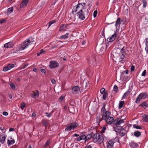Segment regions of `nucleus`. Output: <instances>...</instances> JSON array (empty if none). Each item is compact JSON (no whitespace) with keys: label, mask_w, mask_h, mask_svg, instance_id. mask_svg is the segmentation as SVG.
Returning a JSON list of instances; mask_svg holds the SVG:
<instances>
[{"label":"nucleus","mask_w":148,"mask_h":148,"mask_svg":"<svg viewBox=\"0 0 148 148\" xmlns=\"http://www.w3.org/2000/svg\"><path fill=\"white\" fill-rule=\"evenodd\" d=\"M146 70L144 71L142 73V75L143 76H145L146 75Z\"/></svg>","instance_id":"nucleus-49"},{"label":"nucleus","mask_w":148,"mask_h":148,"mask_svg":"<svg viewBox=\"0 0 148 148\" xmlns=\"http://www.w3.org/2000/svg\"><path fill=\"white\" fill-rule=\"evenodd\" d=\"M145 44L146 46H148V38L146 40Z\"/></svg>","instance_id":"nucleus-60"},{"label":"nucleus","mask_w":148,"mask_h":148,"mask_svg":"<svg viewBox=\"0 0 148 148\" xmlns=\"http://www.w3.org/2000/svg\"><path fill=\"white\" fill-rule=\"evenodd\" d=\"M96 57L94 55L90 58L88 61L89 63L93 64L94 65H95L96 63Z\"/></svg>","instance_id":"nucleus-9"},{"label":"nucleus","mask_w":148,"mask_h":148,"mask_svg":"<svg viewBox=\"0 0 148 148\" xmlns=\"http://www.w3.org/2000/svg\"><path fill=\"white\" fill-rule=\"evenodd\" d=\"M124 103V102L123 101H120L119 104V109H121L123 106V105Z\"/></svg>","instance_id":"nucleus-33"},{"label":"nucleus","mask_w":148,"mask_h":148,"mask_svg":"<svg viewBox=\"0 0 148 148\" xmlns=\"http://www.w3.org/2000/svg\"><path fill=\"white\" fill-rule=\"evenodd\" d=\"M5 139V136L1 135L0 136V141L2 143H4Z\"/></svg>","instance_id":"nucleus-23"},{"label":"nucleus","mask_w":148,"mask_h":148,"mask_svg":"<svg viewBox=\"0 0 148 148\" xmlns=\"http://www.w3.org/2000/svg\"><path fill=\"white\" fill-rule=\"evenodd\" d=\"M45 114H46V116L48 117H50L51 116V115L49 114L47 112H46Z\"/></svg>","instance_id":"nucleus-63"},{"label":"nucleus","mask_w":148,"mask_h":148,"mask_svg":"<svg viewBox=\"0 0 148 148\" xmlns=\"http://www.w3.org/2000/svg\"><path fill=\"white\" fill-rule=\"evenodd\" d=\"M102 36L104 37H105V34H104V29L102 31Z\"/></svg>","instance_id":"nucleus-59"},{"label":"nucleus","mask_w":148,"mask_h":148,"mask_svg":"<svg viewBox=\"0 0 148 148\" xmlns=\"http://www.w3.org/2000/svg\"><path fill=\"white\" fill-rule=\"evenodd\" d=\"M14 45V44L12 42H10L4 44L3 46H12Z\"/></svg>","instance_id":"nucleus-26"},{"label":"nucleus","mask_w":148,"mask_h":148,"mask_svg":"<svg viewBox=\"0 0 148 148\" xmlns=\"http://www.w3.org/2000/svg\"><path fill=\"white\" fill-rule=\"evenodd\" d=\"M105 92V89L104 88H102L100 90V92L101 93H104Z\"/></svg>","instance_id":"nucleus-48"},{"label":"nucleus","mask_w":148,"mask_h":148,"mask_svg":"<svg viewBox=\"0 0 148 148\" xmlns=\"http://www.w3.org/2000/svg\"><path fill=\"white\" fill-rule=\"evenodd\" d=\"M145 49L147 52L148 53V47H145Z\"/></svg>","instance_id":"nucleus-64"},{"label":"nucleus","mask_w":148,"mask_h":148,"mask_svg":"<svg viewBox=\"0 0 148 148\" xmlns=\"http://www.w3.org/2000/svg\"><path fill=\"white\" fill-rule=\"evenodd\" d=\"M27 47H17L15 52L18 53H21V51L25 49Z\"/></svg>","instance_id":"nucleus-12"},{"label":"nucleus","mask_w":148,"mask_h":148,"mask_svg":"<svg viewBox=\"0 0 148 148\" xmlns=\"http://www.w3.org/2000/svg\"><path fill=\"white\" fill-rule=\"evenodd\" d=\"M134 135L136 137H138L141 135V133L139 132L136 131L134 133Z\"/></svg>","instance_id":"nucleus-36"},{"label":"nucleus","mask_w":148,"mask_h":148,"mask_svg":"<svg viewBox=\"0 0 148 148\" xmlns=\"http://www.w3.org/2000/svg\"><path fill=\"white\" fill-rule=\"evenodd\" d=\"M65 29V28L64 26H63L62 24L60 26L59 28V31H61L62 30H64Z\"/></svg>","instance_id":"nucleus-42"},{"label":"nucleus","mask_w":148,"mask_h":148,"mask_svg":"<svg viewBox=\"0 0 148 148\" xmlns=\"http://www.w3.org/2000/svg\"><path fill=\"white\" fill-rule=\"evenodd\" d=\"M125 47H123L121 50L120 53L121 54H124V55L126 54V52L127 50L126 48Z\"/></svg>","instance_id":"nucleus-25"},{"label":"nucleus","mask_w":148,"mask_h":148,"mask_svg":"<svg viewBox=\"0 0 148 148\" xmlns=\"http://www.w3.org/2000/svg\"><path fill=\"white\" fill-rule=\"evenodd\" d=\"M79 88L77 86H76L73 87L72 90V93L74 94H76L78 92V90H79Z\"/></svg>","instance_id":"nucleus-16"},{"label":"nucleus","mask_w":148,"mask_h":148,"mask_svg":"<svg viewBox=\"0 0 148 148\" xmlns=\"http://www.w3.org/2000/svg\"><path fill=\"white\" fill-rule=\"evenodd\" d=\"M126 131L124 130L123 129L119 131V134L121 136H123L126 133Z\"/></svg>","instance_id":"nucleus-24"},{"label":"nucleus","mask_w":148,"mask_h":148,"mask_svg":"<svg viewBox=\"0 0 148 148\" xmlns=\"http://www.w3.org/2000/svg\"><path fill=\"white\" fill-rule=\"evenodd\" d=\"M45 52L46 51H44L43 49H41L40 50V51L37 54V56H39L42 53H45Z\"/></svg>","instance_id":"nucleus-43"},{"label":"nucleus","mask_w":148,"mask_h":148,"mask_svg":"<svg viewBox=\"0 0 148 148\" xmlns=\"http://www.w3.org/2000/svg\"><path fill=\"white\" fill-rule=\"evenodd\" d=\"M84 9L83 8H82V9L80 10L79 12L76 13V14H78L79 18L82 20H84L86 17L88 16V9L84 11Z\"/></svg>","instance_id":"nucleus-3"},{"label":"nucleus","mask_w":148,"mask_h":148,"mask_svg":"<svg viewBox=\"0 0 148 148\" xmlns=\"http://www.w3.org/2000/svg\"><path fill=\"white\" fill-rule=\"evenodd\" d=\"M80 138V139L81 140H85V141H86V136L84 135H82L80 136H79Z\"/></svg>","instance_id":"nucleus-40"},{"label":"nucleus","mask_w":148,"mask_h":148,"mask_svg":"<svg viewBox=\"0 0 148 148\" xmlns=\"http://www.w3.org/2000/svg\"><path fill=\"white\" fill-rule=\"evenodd\" d=\"M92 136L91 134H88L86 136V140L87 141L91 138Z\"/></svg>","instance_id":"nucleus-35"},{"label":"nucleus","mask_w":148,"mask_h":148,"mask_svg":"<svg viewBox=\"0 0 148 148\" xmlns=\"http://www.w3.org/2000/svg\"><path fill=\"white\" fill-rule=\"evenodd\" d=\"M143 121L148 122V115L144 114L142 116Z\"/></svg>","instance_id":"nucleus-22"},{"label":"nucleus","mask_w":148,"mask_h":148,"mask_svg":"<svg viewBox=\"0 0 148 148\" xmlns=\"http://www.w3.org/2000/svg\"><path fill=\"white\" fill-rule=\"evenodd\" d=\"M140 106L147 108L148 107V105L145 101H144L142 103V104L140 105Z\"/></svg>","instance_id":"nucleus-32"},{"label":"nucleus","mask_w":148,"mask_h":148,"mask_svg":"<svg viewBox=\"0 0 148 148\" xmlns=\"http://www.w3.org/2000/svg\"><path fill=\"white\" fill-rule=\"evenodd\" d=\"M101 111L102 112V119L105 120L107 123L111 124L114 121V118L110 116V112L106 110L105 105L101 108Z\"/></svg>","instance_id":"nucleus-1"},{"label":"nucleus","mask_w":148,"mask_h":148,"mask_svg":"<svg viewBox=\"0 0 148 148\" xmlns=\"http://www.w3.org/2000/svg\"><path fill=\"white\" fill-rule=\"evenodd\" d=\"M114 130L116 132H118L119 131V130L118 129L117 126L114 128Z\"/></svg>","instance_id":"nucleus-57"},{"label":"nucleus","mask_w":148,"mask_h":148,"mask_svg":"<svg viewBox=\"0 0 148 148\" xmlns=\"http://www.w3.org/2000/svg\"><path fill=\"white\" fill-rule=\"evenodd\" d=\"M25 107V103H23L21 104V109L23 110L24 109V108Z\"/></svg>","instance_id":"nucleus-44"},{"label":"nucleus","mask_w":148,"mask_h":148,"mask_svg":"<svg viewBox=\"0 0 148 148\" xmlns=\"http://www.w3.org/2000/svg\"><path fill=\"white\" fill-rule=\"evenodd\" d=\"M8 64L11 69L13 68L14 66V64Z\"/></svg>","instance_id":"nucleus-52"},{"label":"nucleus","mask_w":148,"mask_h":148,"mask_svg":"<svg viewBox=\"0 0 148 148\" xmlns=\"http://www.w3.org/2000/svg\"><path fill=\"white\" fill-rule=\"evenodd\" d=\"M15 143V141L14 140H8V145H10L13 144Z\"/></svg>","instance_id":"nucleus-28"},{"label":"nucleus","mask_w":148,"mask_h":148,"mask_svg":"<svg viewBox=\"0 0 148 148\" xmlns=\"http://www.w3.org/2000/svg\"><path fill=\"white\" fill-rule=\"evenodd\" d=\"M42 125L43 126H45V127H46L47 125V123L46 122H43Z\"/></svg>","instance_id":"nucleus-53"},{"label":"nucleus","mask_w":148,"mask_h":148,"mask_svg":"<svg viewBox=\"0 0 148 148\" xmlns=\"http://www.w3.org/2000/svg\"><path fill=\"white\" fill-rule=\"evenodd\" d=\"M10 86L12 89H15V86L14 84L12 83H11L10 85Z\"/></svg>","instance_id":"nucleus-45"},{"label":"nucleus","mask_w":148,"mask_h":148,"mask_svg":"<svg viewBox=\"0 0 148 148\" xmlns=\"http://www.w3.org/2000/svg\"><path fill=\"white\" fill-rule=\"evenodd\" d=\"M133 127L137 129H142V128L141 126H138L136 125H133Z\"/></svg>","instance_id":"nucleus-41"},{"label":"nucleus","mask_w":148,"mask_h":148,"mask_svg":"<svg viewBox=\"0 0 148 148\" xmlns=\"http://www.w3.org/2000/svg\"><path fill=\"white\" fill-rule=\"evenodd\" d=\"M116 34L115 32V33L113 34L111 37L107 38V41L109 42H112L114 41L116 37Z\"/></svg>","instance_id":"nucleus-11"},{"label":"nucleus","mask_w":148,"mask_h":148,"mask_svg":"<svg viewBox=\"0 0 148 148\" xmlns=\"http://www.w3.org/2000/svg\"><path fill=\"white\" fill-rule=\"evenodd\" d=\"M88 81L86 79H84L82 84V87L83 89H85L88 86Z\"/></svg>","instance_id":"nucleus-13"},{"label":"nucleus","mask_w":148,"mask_h":148,"mask_svg":"<svg viewBox=\"0 0 148 148\" xmlns=\"http://www.w3.org/2000/svg\"><path fill=\"white\" fill-rule=\"evenodd\" d=\"M10 69H11L10 68L8 64L6 66L4 67L3 69V70L4 71H6L9 70Z\"/></svg>","instance_id":"nucleus-34"},{"label":"nucleus","mask_w":148,"mask_h":148,"mask_svg":"<svg viewBox=\"0 0 148 148\" xmlns=\"http://www.w3.org/2000/svg\"><path fill=\"white\" fill-rule=\"evenodd\" d=\"M123 125H121V126H117V127H118V129L119 130H119H122V129H123Z\"/></svg>","instance_id":"nucleus-51"},{"label":"nucleus","mask_w":148,"mask_h":148,"mask_svg":"<svg viewBox=\"0 0 148 148\" xmlns=\"http://www.w3.org/2000/svg\"><path fill=\"white\" fill-rule=\"evenodd\" d=\"M107 95H108V94H107V92H104L103 93V99L104 100H105L107 98Z\"/></svg>","instance_id":"nucleus-38"},{"label":"nucleus","mask_w":148,"mask_h":148,"mask_svg":"<svg viewBox=\"0 0 148 148\" xmlns=\"http://www.w3.org/2000/svg\"><path fill=\"white\" fill-rule=\"evenodd\" d=\"M148 96L147 94L146 93H142L140 94L136 98L135 102L136 103H139L140 99H145Z\"/></svg>","instance_id":"nucleus-5"},{"label":"nucleus","mask_w":148,"mask_h":148,"mask_svg":"<svg viewBox=\"0 0 148 148\" xmlns=\"http://www.w3.org/2000/svg\"><path fill=\"white\" fill-rule=\"evenodd\" d=\"M51 82L52 83L54 84H55L56 83V80L54 79H52L51 80Z\"/></svg>","instance_id":"nucleus-61"},{"label":"nucleus","mask_w":148,"mask_h":148,"mask_svg":"<svg viewBox=\"0 0 148 148\" xmlns=\"http://www.w3.org/2000/svg\"><path fill=\"white\" fill-rule=\"evenodd\" d=\"M80 4L78 3L77 5H76V7H75L72 10V13L73 14H74V13H77V9H79L80 8Z\"/></svg>","instance_id":"nucleus-14"},{"label":"nucleus","mask_w":148,"mask_h":148,"mask_svg":"<svg viewBox=\"0 0 148 148\" xmlns=\"http://www.w3.org/2000/svg\"><path fill=\"white\" fill-rule=\"evenodd\" d=\"M97 10H95L93 13V16L94 18L95 17L97 16Z\"/></svg>","instance_id":"nucleus-46"},{"label":"nucleus","mask_w":148,"mask_h":148,"mask_svg":"<svg viewBox=\"0 0 148 148\" xmlns=\"http://www.w3.org/2000/svg\"><path fill=\"white\" fill-rule=\"evenodd\" d=\"M142 1L143 3V7L144 8H145L147 5V2L145 0H142Z\"/></svg>","instance_id":"nucleus-39"},{"label":"nucleus","mask_w":148,"mask_h":148,"mask_svg":"<svg viewBox=\"0 0 148 148\" xmlns=\"http://www.w3.org/2000/svg\"><path fill=\"white\" fill-rule=\"evenodd\" d=\"M103 140V138L102 136H101L99 133H96L94 136L93 141L94 142L98 141V143H101Z\"/></svg>","instance_id":"nucleus-4"},{"label":"nucleus","mask_w":148,"mask_h":148,"mask_svg":"<svg viewBox=\"0 0 148 148\" xmlns=\"http://www.w3.org/2000/svg\"><path fill=\"white\" fill-rule=\"evenodd\" d=\"M39 92L38 90H36V92L33 91L31 95V97L33 98L38 97L39 96Z\"/></svg>","instance_id":"nucleus-15"},{"label":"nucleus","mask_w":148,"mask_h":148,"mask_svg":"<svg viewBox=\"0 0 148 148\" xmlns=\"http://www.w3.org/2000/svg\"><path fill=\"white\" fill-rule=\"evenodd\" d=\"M114 91H116V92H117V91L118 90V88L117 86L116 85L114 86Z\"/></svg>","instance_id":"nucleus-47"},{"label":"nucleus","mask_w":148,"mask_h":148,"mask_svg":"<svg viewBox=\"0 0 148 148\" xmlns=\"http://www.w3.org/2000/svg\"><path fill=\"white\" fill-rule=\"evenodd\" d=\"M107 49V47H96L95 50L99 53L105 51Z\"/></svg>","instance_id":"nucleus-7"},{"label":"nucleus","mask_w":148,"mask_h":148,"mask_svg":"<svg viewBox=\"0 0 148 148\" xmlns=\"http://www.w3.org/2000/svg\"><path fill=\"white\" fill-rule=\"evenodd\" d=\"M50 142V141L49 140L47 141L46 143H45V145H44V146L45 147H47V146L49 144Z\"/></svg>","instance_id":"nucleus-50"},{"label":"nucleus","mask_w":148,"mask_h":148,"mask_svg":"<svg viewBox=\"0 0 148 148\" xmlns=\"http://www.w3.org/2000/svg\"><path fill=\"white\" fill-rule=\"evenodd\" d=\"M78 125V124L76 122H74L71 123L69 126H68L65 129L66 131H70L74 129Z\"/></svg>","instance_id":"nucleus-6"},{"label":"nucleus","mask_w":148,"mask_h":148,"mask_svg":"<svg viewBox=\"0 0 148 148\" xmlns=\"http://www.w3.org/2000/svg\"><path fill=\"white\" fill-rule=\"evenodd\" d=\"M58 63L56 61H51L50 62L49 66L50 68H53L58 66Z\"/></svg>","instance_id":"nucleus-8"},{"label":"nucleus","mask_w":148,"mask_h":148,"mask_svg":"<svg viewBox=\"0 0 148 148\" xmlns=\"http://www.w3.org/2000/svg\"><path fill=\"white\" fill-rule=\"evenodd\" d=\"M13 7H11L8 8L7 11V14H10L12 12H13Z\"/></svg>","instance_id":"nucleus-31"},{"label":"nucleus","mask_w":148,"mask_h":148,"mask_svg":"<svg viewBox=\"0 0 148 148\" xmlns=\"http://www.w3.org/2000/svg\"><path fill=\"white\" fill-rule=\"evenodd\" d=\"M3 114L4 116H7L8 114V113L6 112H4L3 113Z\"/></svg>","instance_id":"nucleus-54"},{"label":"nucleus","mask_w":148,"mask_h":148,"mask_svg":"<svg viewBox=\"0 0 148 148\" xmlns=\"http://www.w3.org/2000/svg\"><path fill=\"white\" fill-rule=\"evenodd\" d=\"M106 127H103L102 128V129L101 130V132L103 133L105 131V130H106Z\"/></svg>","instance_id":"nucleus-56"},{"label":"nucleus","mask_w":148,"mask_h":148,"mask_svg":"<svg viewBox=\"0 0 148 148\" xmlns=\"http://www.w3.org/2000/svg\"><path fill=\"white\" fill-rule=\"evenodd\" d=\"M69 33H66V34H65L64 35H63L61 36H60V39H65V38H68V35H69Z\"/></svg>","instance_id":"nucleus-30"},{"label":"nucleus","mask_w":148,"mask_h":148,"mask_svg":"<svg viewBox=\"0 0 148 148\" xmlns=\"http://www.w3.org/2000/svg\"><path fill=\"white\" fill-rule=\"evenodd\" d=\"M114 142L112 140H110L108 141L107 148H112L113 146Z\"/></svg>","instance_id":"nucleus-20"},{"label":"nucleus","mask_w":148,"mask_h":148,"mask_svg":"<svg viewBox=\"0 0 148 148\" xmlns=\"http://www.w3.org/2000/svg\"><path fill=\"white\" fill-rule=\"evenodd\" d=\"M130 148H135L137 147L138 145L133 142H131L129 143Z\"/></svg>","instance_id":"nucleus-19"},{"label":"nucleus","mask_w":148,"mask_h":148,"mask_svg":"<svg viewBox=\"0 0 148 148\" xmlns=\"http://www.w3.org/2000/svg\"><path fill=\"white\" fill-rule=\"evenodd\" d=\"M116 55L117 56H119L120 59H121V60H120V61H121L124 58L125 56V55H124V54H121V53L120 54L117 53Z\"/></svg>","instance_id":"nucleus-27"},{"label":"nucleus","mask_w":148,"mask_h":148,"mask_svg":"<svg viewBox=\"0 0 148 148\" xmlns=\"http://www.w3.org/2000/svg\"><path fill=\"white\" fill-rule=\"evenodd\" d=\"M130 93V91H127L126 92H125L123 96L122 97V99L124 98H125L126 97L127 95Z\"/></svg>","instance_id":"nucleus-37"},{"label":"nucleus","mask_w":148,"mask_h":148,"mask_svg":"<svg viewBox=\"0 0 148 148\" xmlns=\"http://www.w3.org/2000/svg\"><path fill=\"white\" fill-rule=\"evenodd\" d=\"M28 1L29 0H23L21 3L20 8H23L24 7V5H25V6H26L27 4Z\"/></svg>","instance_id":"nucleus-17"},{"label":"nucleus","mask_w":148,"mask_h":148,"mask_svg":"<svg viewBox=\"0 0 148 148\" xmlns=\"http://www.w3.org/2000/svg\"><path fill=\"white\" fill-rule=\"evenodd\" d=\"M41 72L42 73H45L46 71L45 69H42L41 70Z\"/></svg>","instance_id":"nucleus-62"},{"label":"nucleus","mask_w":148,"mask_h":148,"mask_svg":"<svg viewBox=\"0 0 148 148\" xmlns=\"http://www.w3.org/2000/svg\"><path fill=\"white\" fill-rule=\"evenodd\" d=\"M37 45L36 42H35V39L32 37H29L27 40L23 41L21 44V46H27L28 45L33 46Z\"/></svg>","instance_id":"nucleus-2"},{"label":"nucleus","mask_w":148,"mask_h":148,"mask_svg":"<svg viewBox=\"0 0 148 148\" xmlns=\"http://www.w3.org/2000/svg\"><path fill=\"white\" fill-rule=\"evenodd\" d=\"M121 19L120 18H118L116 21V22L115 24V25L116 26V28L117 27V26L119 24H120L121 23Z\"/></svg>","instance_id":"nucleus-29"},{"label":"nucleus","mask_w":148,"mask_h":148,"mask_svg":"<svg viewBox=\"0 0 148 148\" xmlns=\"http://www.w3.org/2000/svg\"><path fill=\"white\" fill-rule=\"evenodd\" d=\"M80 59L79 57L77 54H74L72 56V60L76 61L79 60Z\"/></svg>","instance_id":"nucleus-18"},{"label":"nucleus","mask_w":148,"mask_h":148,"mask_svg":"<svg viewBox=\"0 0 148 148\" xmlns=\"http://www.w3.org/2000/svg\"><path fill=\"white\" fill-rule=\"evenodd\" d=\"M131 71H133L134 70V66H131Z\"/></svg>","instance_id":"nucleus-55"},{"label":"nucleus","mask_w":148,"mask_h":148,"mask_svg":"<svg viewBox=\"0 0 148 148\" xmlns=\"http://www.w3.org/2000/svg\"><path fill=\"white\" fill-rule=\"evenodd\" d=\"M124 119H121L120 118L116 119L114 121L116 126L120 125L121 123L124 122Z\"/></svg>","instance_id":"nucleus-10"},{"label":"nucleus","mask_w":148,"mask_h":148,"mask_svg":"<svg viewBox=\"0 0 148 148\" xmlns=\"http://www.w3.org/2000/svg\"><path fill=\"white\" fill-rule=\"evenodd\" d=\"M5 21V20L4 19H2L0 21V23H3Z\"/></svg>","instance_id":"nucleus-58"},{"label":"nucleus","mask_w":148,"mask_h":148,"mask_svg":"<svg viewBox=\"0 0 148 148\" xmlns=\"http://www.w3.org/2000/svg\"><path fill=\"white\" fill-rule=\"evenodd\" d=\"M101 116L102 115H101L100 114H99L97 115V122L99 123L103 120L102 117H101Z\"/></svg>","instance_id":"nucleus-21"}]
</instances>
